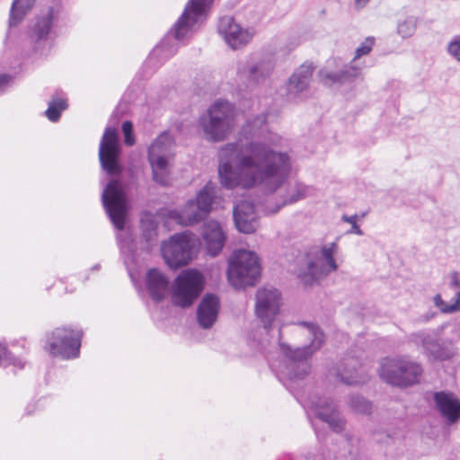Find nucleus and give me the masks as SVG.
<instances>
[{
	"label": "nucleus",
	"mask_w": 460,
	"mask_h": 460,
	"mask_svg": "<svg viewBox=\"0 0 460 460\" xmlns=\"http://www.w3.org/2000/svg\"><path fill=\"white\" fill-rule=\"evenodd\" d=\"M266 132V116L258 114L243 126L245 142L240 139L220 148L218 176L223 187L248 190L261 186L274 192L286 182L291 172L290 157L274 150L280 137L270 132L265 136Z\"/></svg>",
	"instance_id": "f257e3e1"
},
{
	"label": "nucleus",
	"mask_w": 460,
	"mask_h": 460,
	"mask_svg": "<svg viewBox=\"0 0 460 460\" xmlns=\"http://www.w3.org/2000/svg\"><path fill=\"white\" fill-rule=\"evenodd\" d=\"M283 305L280 291L272 287L266 286L259 288L255 295V315L263 324L264 337L260 341L262 351L270 353L273 349L278 348L282 362L278 365L271 363L279 374L293 380L301 379L308 375L310 366L308 359L319 350L323 343V332L313 323H296V332L307 336L311 340L309 345L293 348L283 341L282 327H279L277 334H272L271 326L279 314Z\"/></svg>",
	"instance_id": "f03ea898"
},
{
	"label": "nucleus",
	"mask_w": 460,
	"mask_h": 460,
	"mask_svg": "<svg viewBox=\"0 0 460 460\" xmlns=\"http://www.w3.org/2000/svg\"><path fill=\"white\" fill-rule=\"evenodd\" d=\"M212 2L213 0H189L182 14L174 23L166 39L153 50L152 58L163 56L167 58L173 55L176 48L167 46L169 37L172 35L177 40L188 38L204 21Z\"/></svg>",
	"instance_id": "7ed1b4c3"
},
{
	"label": "nucleus",
	"mask_w": 460,
	"mask_h": 460,
	"mask_svg": "<svg viewBox=\"0 0 460 460\" xmlns=\"http://www.w3.org/2000/svg\"><path fill=\"white\" fill-rule=\"evenodd\" d=\"M236 117V110L231 102L217 100L199 118V125L208 140L220 142L234 130Z\"/></svg>",
	"instance_id": "20e7f679"
},
{
	"label": "nucleus",
	"mask_w": 460,
	"mask_h": 460,
	"mask_svg": "<svg viewBox=\"0 0 460 460\" xmlns=\"http://www.w3.org/2000/svg\"><path fill=\"white\" fill-rule=\"evenodd\" d=\"M339 252L337 242H332L320 247L313 248L305 259V264L296 271L297 277L305 285L325 278L338 270L335 256Z\"/></svg>",
	"instance_id": "39448f33"
},
{
	"label": "nucleus",
	"mask_w": 460,
	"mask_h": 460,
	"mask_svg": "<svg viewBox=\"0 0 460 460\" xmlns=\"http://www.w3.org/2000/svg\"><path fill=\"white\" fill-rule=\"evenodd\" d=\"M378 373L380 378L388 385L407 387L419 382L422 367L408 357H388L380 361Z\"/></svg>",
	"instance_id": "423d86ee"
},
{
	"label": "nucleus",
	"mask_w": 460,
	"mask_h": 460,
	"mask_svg": "<svg viewBox=\"0 0 460 460\" xmlns=\"http://www.w3.org/2000/svg\"><path fill=\"white\" fill-rule=\"evenodd\" d=\"M261 276V264L257 254L241 249L235 251L228 261L227 279L236 289L253 286Z\"/></svg>",
	"instance_id": "0eeeda50"
},
{
	"label": "nucleus",
	"mask_w": 460,
	"mask_h": 460,
	"mask_svg": "<svg viewBox=\"0 0 460 460\" xmlns=\"http://www.w3.org/2000/svg\"><path fill=\"white\" fill-rule=\"evenodd\" d=\"M173 139L168 132H163L148 148L147 160L152 170L153 180L163 186L170 182Z\"/></svg>",
	"instance_id": "6e6552de"
},
{
	"label": "nucleus",
	"mask_w": 460,
	"mask_h": 460,
	"mask_svg": "<svg viewBox=\"0 0 460 460\" xmlns=\"http://www.w3.org/2000/svg\"><path fill=\"white\" fill-rule=\"evenodd\" d=\"M203 284L204 278L199 270H182L172 285V304L182 308L190 306L201 293Z\"/></svg>",
	"instance_id": "1a4fd4ad"
},
{
	"label": "nucleus",
	"mask_w": 460,
	"mask_h": 460,
	"mask_svg": "<svg viewBox=\"0 0 460 460\" xmlns=\"http://www.w3.org/2000/svg\"><path fill=\"white\" fill-rule=\"evenodd\" d=\"M82 332L67 327L56 328L48 336L45 349L53 357L63 359L77 358Z\"/></svg>",
	"instance_id": "9d476101"
},
{
	"label": "nucleus",
	"mask_w": 460,
	"mask_h": 460,
	"mask_svg": "<svg viewBox=\"0 0 460 460\" xmlns=\"http://www.w3.org/2000/svg\"><path fill=\"white\" fill-rule=\"evenodd\" d=\"M195 238L191 233L184 232L172 235L162 244V255L165 263L172 269L187 265L192 259Z\"/></svg>",
	"instance_id": "9b49d317"
},
{
	"label": "nucleus",
	"mask_w": 460,
	"mask_h": 460,
	"mask_svg": "<svg viewBox=\"0 0 460 460\" xmlns=\"http://www.w3.org/2000/svg\"><path fill=\"white\" fill-rule=\"evenodd\" d=\"M216 194V185L208 182L198 193L196 199H190L181 209L178 222L190 226L203 220L210 212L213 199Z\"/></svg>",
	"instance_id": "f8f14e48"
},
{
	"label": "nucleus",
	"mask_w": 460,
	"mask_h": 460,
	"mask_svg": "<svg viewBox=\"0 0 460 460\" xmlns=\"http://www.w3.org/2000/svg\"><path fill=\"white\" fill-rule=\"evenodd\" d=\"M102 199L111 221L118 230L122 231L124 229L127 205L121 184L115 180L111 181L102 192Z\"/></svg>",
	"instance_id": "ddd939ff"
},
{
	"label": "nucleus",
	"mask_w": 460,
	"mask_h": 460,
	"mask_svg": "<svg viewBox=\"0 0 460 460\" xmlns=\"http://www.w3.org/2000/svg\"><path fill=\"white\" fill-rule=\"evenodd\" d=\"M275 67V60L271 56L252 57L240 62L237 75L251 86L262 84L271 75Z\"/></svg>",
	"instance_id": "4468645a"
},
{
	"label": "nucleus",
	"mask_w": 460,
	"mask_h": 460,
	"mask_svg": "<svg viewBox=\"0 0 460 460\" xmlns=\"http://www.w3.org/2000/svg\"><path fill=\"white\" fill-rule=\"evenodd\" d=\"M120 153L117 128L107 127L101 139L98 155L101 166L108 174L115 175L121 172L119 161Z\"/></svg>",
	"instance_id": "2eb2a0df"
},
{
	"label": "nucleus",
	"mask_w": 460,
	"mask_h": 460,
	"mask_svg": "<svg viewBox=\"0 0 460 460\" xmlns=\"http://www.w3.org/2000/svg\"><path fill=\"white\" fill-rule=\"evenodd\" d=\"M331 375L347 385H357L366 383L369 375L360 360L354 357H345L332 369Z\"/></svg>",
	"instance_id": "dca6fc26"
},
{
	"label": "nucleus",
	"mask_w": 460,
	"mask_h": 460,
	"mask_svg": "<svg viewBox=\"0 0 460 460\" xmlns=\"http://www.w3.org/2000/svg\"><path fill=\"white\" fill-rule=\"evenodd\" d=\"M304 406L309 409L317 419L326 422L333 431L343 430L345 420L329 398L309 399L304 403Z\"/></svg>",
	"instance_id": "f3484780"
},
{
	"label": "nucleus",
	"mask_w": 460,
	"mask_h": 460,
	"mask_svg": "<svg viewBox=\"0 0 460 460\" xmlns=\"http://www.w3.org/2000/svg\"><path fill=\"white\" fill-rule=\"evenodd\" d=\"M218 32L234 49L243 47L252 38V33L242 28L231 16H224L219 20Z\"/></svg>",
	"instance_id": "a211bd4d"
},
{
	"label": "nucleus",
	"mask_w": 460,
	"mask_h": 460,
	"mask_svg": "<svg viewBox=\"0 0 460 460\" xmlns=\"http://www.w3.org/2000/svg\"><path fill=\"white\" fill-rule=\"evenodd\" d=\"M233 215L238 231L252 234L258 228V216L254 205L248 199L236 203L234 207Z\"/></svg>",
	"instance_id": "6ab92c4d"
},
{
	"label": "nucleus",
	"mask_w": 460,
	"mask_h": 460,
	"mask_svg": "<svg viewBox=\"0 0 460 460\" xmlns=\"http://www.w3.org/2000/svg\"><path fill=\"white\" fill-rule=\"evenodd\" d=\"M411 341L418 346H421L424 352L436 359L449 358L453 352L443 346L440 340L434 332H419L411 335Z\"/></svg>",
	"instance_id": "aec40b11"
},
{
	"label": "nucleus",
	"mask_w": 460,
	"mask_h": 460,
	"mask_svg": "<svg viewBox=\"0 0 460 460\" xmlns=\"http://www.w3.org/2000/svg\"><path fill=\"white\" fill-rule=\"evenodd\" d=\"M433 400L437 411L446 420L447 424H453L460 420V399L450 392H436Z\"/></svg>",
	"instance_id": "412c9836"
},
{
	"label": "nucleus",
	"mask_w": 460,
	"mask_h": 460,
	"mask_svg": "<svg viewBox=\"0 0 460 460\" xmlns=\"http://www.w3.org/2000/svg\"><path fill=\"white\" fill-rule=\"evenodd\" d=\"M201 235L208 253L211 256L218 255L225 246L226 238L221 225L215 220L206 222Z\"/></svg>",
	"instance_id": "4be33fe9"
},
{
	"label": "nucleus",
	"mask_w": 460,
	"mask_h": 460,
	"mask_svg": "<svg viewBox=\"0 0 460 460\" xmlns=\"http://www.w3.org/2000/svg\"><path fill=\"white\" fill-rule=\"evenodd\" d=\"M362 66L353 59L349 65L344 66L340 72H331L323 69L320 72L321 80L324 84H343L361 76Z\"/></svg>",
	"instance_id": "5701e85b"
},
{
	"label": "nucleus",
	"mask_w": 460,
	"mask_h": 460,
	"mask_svg": "<svg viewBox=\"0 0 460 460\" xmlns=\"http://www.w3.org/2000/svg\"><path fill=\"white\" fill-rule=\"evenodd\" d=\"M169 279L159 270L151 269L146 275V286L151 298L156 302L165 298L169 292Z\"/></svg>",
	"instance_id": "b1692460"
},
{
	"label": "nucleus",
	"mask_w": 460,
	"mask_h": 460,
	"mask_svg": "<svg viewBox=\"0 0 460 460\" xmlns=\"http://www.w3.org/2000/svg\"><path fill=\"white\" fill-rule=\"evenodd\" d=\"M219 311V300L214 295H206L199 303L197 310L199 324L208 329L216 323Z\"/></svg>",
	"instance_id": "393cba45"
},
{
	"label": "nucleus",
	"mask_w": 460,
	"mask_h": 460,
	"mask_svg": "<svg viewBox=\"0 0 460 460\" xmlns=\"http://www.w3.org/2000/svg\"><path fill=\"white\" fill-rule=\"evenodd\" d=\"M313 71L314 66L311 64H303L292 74L287 85L290 96L296 97L307 89Z\"/></svg>",
	"instance_id": "a878e982"
},
{
	"label": "nucleus",
	"mask_w": 460,
	"mask_h": 460,
	"mask_svg": "<svg viewBox=\"0 0 460 460\" xmlns=\"http://www.w3.org/2000/svg\"><path fill=\"white\" fill-rule=\"evenodd\" d=\"M450 288L457 289L450 303L443 300L441 295L437 294L433 296L434 305L443 314H454L460 311V271L450 273Z\"/></svg>",
	"instance_id": "bb28decb"
},
{
	"label": "nucleus",
	"mask_w": 460,
	"mask_h": 460,
	"mask_svg": "<svg viewBox=\"0 0 460 460\" xmlns=\"http://www.w3.org/2000/svg\"><path fill=\"white\" fill-rule=\"evenodd\" d=\"M313 190L309 186L296 181L289 182L286 189V192L281 203L277 205L274 208H268V212L270 214H275L280 209L281 207L304 199L310 196Z\"/></svg>",
	"instance_id": "cd10ccee"
},
{
	"label": "nucleus",
	"mask_w": 460,
	"mask_h": 460,
	"mask_svg": "<svg viewBox=\"0 0 460 460\" xmlns=\"http://www.w3.org/2000/svg\"><path fill=\"white\" fill-rule=\"evenodd\" d=\"M124 263L128 274L133 279L134 265L137 262L136 244L128 231L121 232L117 236Z\"/></svg>",
	"instance_id": "c85d7f7f"
},
{
	"label": "nucleus",
	"mask_w": 460,
	"mask_h": 460,
	"mask_svg": "<svg viewBox=\"0 0 460 460\" xmlns=\"http://www.w3.org/2000/svg\"><path fill=\"white\" fill-rule=\"evenodd\" d=\"M35 2L36 0H13L10 10V26H15L20 23L32 9Z\"/></svg>",
	"instance_id": "c756f323"
},
{
	"label": "nucleus",
	"mask_w": 460,
	"mask_h": 460,
	"mask_svg": "<svg viewBox=\"0 0 460 460\" xmlns=\"http://www.w3.org/2000/svg\"><path fill=\"white\" fill-rule=\"evenodd\" d=\"M52 26V16L50 13H48L42 17H40L32 30L31 38L36 42H40L41 40H47L50 32V29Z\"/></svg>",
	"instance_id": "7c9ffc66"
},
{
	"label": "nucleus",
	"mask_w": 460,
	"mask_h": 460,
	"mask_svg": "<svg viewBox=\"0 0 460 460\" xmlns=\"http://www.w3.org/2000/svg\"><path fill=\"white\" fill-rule=\"evenodd\" d=\"M142 235L145 239L144 249L149 250L155 244L157 237L156 225L151 219L141 220Z\"/></svg>",
	"instance_id": "2f4dec72"
},
{
	"label": "nucleus",
	"mask_w": 460,
	"mask_h": 460,
	"mask_svg": "<svg viewBox=\"0 0 460 460\" xmlns=\"http://www.w3.org/2000/svg\"><path fill=\"white\" fill-rule=\"evenodd\" d=\"M67 108L66 102L64 99H54L49 103V107L45 111L47 118L56 122L60 118L61 112Z\"/></svg>",
	"instance_id": "473e14b6"
},
{
	"label": "nucleus",
	"mask_w": 460,
	"mask_h": 460,
	"mask_svg": "<svg viewBox=\"0 0 460 460\" xmlns=\"http://www.w3.org/2000/svg\"><path fill=\"white\" fill-rule=\"evenodd\" d=\"M416 27L417 19L412 16L408 17L398 24L397 32L402 38H409L414 34Z\"/></svg>",
	"instance_id": "72a5a7b5"
},
{
	"label": "nucleus",
	"mask_w": 460,
	"mask_h": 460,
	"mask_svg": "<svg viewBox=\"0 0 460 460\" xmlns=\"http://www.w3.org/2000/svg\"><path fill=\"white\" fill-rule=\"evenodd\" d=\"M349 405L357 412L367 414L371 411L372 405L364 397L359 395H352L349 399Z\"/></svg>",
	"instance_id": "f704fd0d"
},
{
	"label": "nucleus",
	"mask_w": 460,
	"mask_h": 460,
	"mask_svg": "<svg viewBox=\"0 0 460 460\" xmlns=\"http://www.w3.org/2000/svg\"><path fill=\"white\" fill-rule=\"evenodd\" d=\"M375 41L376 40L374 37L366 38L365 40L357 48L354 59L358 60L361 57L369 54L375 45Z\"/></svg>",
	"instance_id": "c9c22d12"
},
{
	"label": "nucleus",
	"mask_w": 460,
	"mask_h": 460,
	"mask_svg": "<svg viewBox=\"0 0 460 460\" xmlns=\"http://www.w3.org/2000/svg\"><path fill=\"white\" fill-rule=\"evenodd\" d=\"M447 54L460 63V37L453 38L447 45Z\"/></svg>",
	"instance_id": "e433bc0d"
},
{
	"label": "nucleus",
	"mask_w": 460,
	"mask_h": 460,
	"mask_svg": "<svg viewBox=\"0 0 460 460\" xmlns=\"http://www.w3.org/2000/svg\"><path fill=\"white\" fill-rule=\"evenodd\" d=\"M341 220L345 223H348V224H350V229L347 231V234H357V235H363L364 233L363 231L360 229V227L358 226L357 224V220H358V215L355 214V215H352V216H347V215H343L341 217Z\"/></svg>",
	"instance_id": "4c0bfd02"
},
{
	"label": "nucleus",
	"mask_w": 460,
	"mask_h": 460,
	"mask_svg": "<svg viewBox=\"0 0 460 460\" xmlns=\"http://www.w3.org/2000/svg\"><path fill=\"white\" fill-rule=\"evenodd\" d=\"M3 363L13 364L20 368L23 367V363L20 359L11 357L8 354L6 348L0 344V365Z\"/></svg>",
	"instance_id": "58836bf2"
},
{
	"label": "nucleus",
	"mask_w": 460,
	"mask_h": 460,
	"mask_svg": "<svg viewBox=\"0 0 460 460\" xmlns=\"http://www.w3.org/2000/svg\"><path fill=\"white\" fill-rule=\"evenodd\" d=\"M122 132L124 134V141L127 146H133L135 144V137L133 136V125L130 121H124L122 124Z\"/></svg>",
	"instance_id": "ea45409f"
},
{
	"label": "nucleus",
	"mask_w": 460,
	"mask_h": 460,
	"mask_svg": "<svg viewBox=\"0 0 460 460\" xmlns=\"http://www.w3.org/2000/svg\"><path fill=\"white\" fill-rule=\"evenodd\" d=\"M10 77L6 75H0V93L4 91L5 85L8 84Z\"/></svg>",
	"instance_id": "a19ab883"
},
{
	"label": "nucleus",
	"mask_w": 460,
	"mask_h": 460,
	"mask_svg": "<svg viewBox=\"0 0 460 460\" xmlns=\"http://www.w3.org/2000/svg\"><path fill=\"white\" fill-rule=\"evenodd\" d=\"M368 2L369 0H355V7L357 9H361L365 7Z\"/></svg>",
	"instance_id": "79ce46f5"
}]
</instances>
